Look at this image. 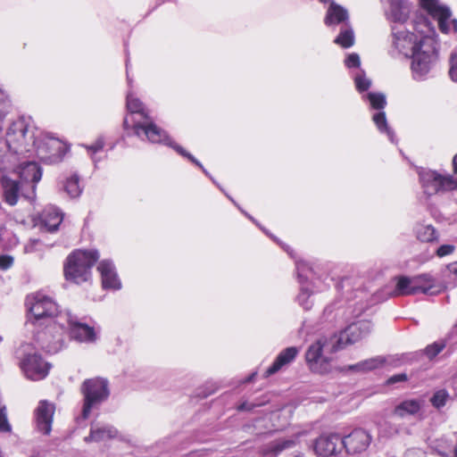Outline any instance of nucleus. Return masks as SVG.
I'll return each mask as SVG.
<instances>
[{
  "label": "nucleus",
  "instance_id": "obj_1",
  "mask_svg": "<svg viewBox=\"0 0 457 457\" xmlns=\"http://www.w3.org/2000/svg\"><path fill=\"white\" fill-rule=\"evenodd\" d=\"M370 330V322L361 320L349 325L340 333L338 338L336 337L319 338L309 346L305 353L309 368L313 372L320 374L329 372L331 370V357L329 355L348 344L359 341L369 335Z\"/></svg>",
  "mask_w": 457,
  "mask_h": 457
},
{
  "label": "nucleus",
  "instance_id": "obj_2",
  "mask_svg": "<svg viewBox=\"0 0 457 457\" xmlns=\"http://www.w3.org/2000/svg\"><path fill=\"white\" fill-rule=\"evenodd\" d=\"M427 36H436L435 28L422 15L416 16L408 28L401 25L392 26L393 51L410 56L421 46Z\"/></svg>",
  "mask_w": 457,
  "mask_h": 457
},
{
  "label": "nucleus",
  "instance_id": "obj_3",
  "mask_svg": "<svg viewBox=\"0 0 457 457\" xmlns=\"http://www.w3.org/2000/svg\"><path fill=\"white\" fill-rule=\"evenodd\" d=\"M127 108L131 113H139L145 119V121L144 122L137 121L133 124L132 128L137 136L141 137V134H144L147 140L152 143H162L170 145L179 154L187 157L193 163L199 166L204 170V172L207 174V171L204 169L201 162H199L192 154L185 151L180 145L173 143L172 140L166 135L165 131L157 127L149 120L145 110L143 107L142 102L139 99L134 97L131 94H129L127 96Z\"/></svg>",
  "mask_w": 457,
  "mask_h": 457
},
{
  "label": "nucleus",
  "instance_id": "obj_4",
  "mask_svg": "<svg viewBox=\"0 0 457 457\" xmlns=\"http://www.w3.org/2000/svg\"><path fill=\"white\" fill-rule=\"evenodd\" d=\"M26 305L29 311L28 321L36 328L56 320L60 314L55 302L42 293L29 295Z\"/></svg>",
  "mask_w": 457,
  "mask_h": 457
},
{
  "label": "nucleus",
  "instance_id": "obj_5",
  "mask_svg": "<svg viewBox=\"0 0 457 457\" xmlns=\"http://www.w3.org/2000/svg\"><path fill=\"white\" fill-rule=\"evenodd\" d=\"M99 258L97 251L78 250L69 255L64 267L65 278L75 283L87 281L91 277V268Z\"/></svg>",
  "mask_w": 457,
  "mask_h": 457
},
{
  "label": "nucleus",
  "instance_id": "obj_6",
  "mask_svg": "<svg viewBox=\"0 0 457 457\" xmlns=\"http://www.w3.org/2000/svg\"><path fill=\"white\" fill-rule=\"evenodd\" d=\"M35 339L42 349L49 353H57L65 345V320H61V313L56 320L37 328Z\"/></svg>",
  "mask_w": 457,
  "mask_h": 457
},
{
  "label": "nucleus",
  "instance_id": "obj_7",
  "mask_svg": "<svg viewBox=\"0 0 457 457\" xmlns=\"http://www.w3.org/2000/svg\"><path fill=\"white\" fill-rule=\"evenodd\" d=\"M411 61V71L415 79H423L432 69L436 60L435 36H427L420 48L410 55Z\"/></svg>",
  "mask_w": 457,
  "mask_h": 457
},
{
  "label": "nucleus",
  "instance_id": "obj_8",
  "mask_svg": "<svg viewBox=\"0 0 457 457\" xmlns=\"http://www.w3.org/2000/svg\"><path fill=\"white\" fill-rule=\"evenodd\" d=\"M435 279L429 274H421L414 277L402 276L397 282L393 295L395 296L411 295L418 294H432Z\"/></svg>",
  "mask_w": 457,
  "mask_h": 457
},
{
  "label": "nucleus",
  "instance_id": "obj_9",
  "mask_svg": "<svg viewBox=\"0 0 457 457\" xmlns=\"http://www.w3.org/2000/svg\"><path fill=\"white\" fill-rule=\"evenodd\" d=\"M38 157L46 162H55L62 160L65 154V145L48 133L38 132L36 140L32 141Z\"/></svg>",
  "mask_w": 457,
  "mask_h": 457
},
{
  "label": "nucleus",
  "instance_id": "obj_10",
  "mask_svg": "<svg viewBox=\"0 0 457 457\" xmlns=\"http://www.w3.org/2000/svg\"><path fill=\"white\" fill-rule=\"evenodd\" d=\"M29 130V124L24 119H19L12 122L6 134V142L10 150L16 154H23L30 151L32 141L36 140V136L31 133L28 137Z\"/></svg>",
  "mask_w": 457,
  "mask_h": 457
},
{
  "label": "nucleus",
  "instance_id": "obj_11",
  "mask_svg": "<svg viewBox=\"0 0 457 457\" xmlns=\"http://www.w3.org/2000/svg\"><path fill=\"white\" fill-rule=\"evenodd\" d=\"M85 403L82 410L83 419H87L91 409L107 399L109 395L108 383L103 378L86 380L82 386Z\"/></svg>",
  "mask_w": 457,
  "mask_h": 457
},
{
  "label": "nucleus",
  "instance_id": "obj_12",
  "mask_svg": "<svg viewBox=\"0 0 457 457\" xmlns=\"http://www.w3.org/2000/svg\"><path fill=\"white\" fill-rule=\"evenodd\" d=\"M424 193L433 195L457 188V182L451 175H442L435 170H421L419 173Z\"/></svg>",
  "mask_w": 457,
  "mask_h": 457
},
{
  "label": "nucleus",
  "instance_id": "obj_13",
  "mask_svg": "<svg viewBox=\"0 0 457 457\" xmlns=\"http://www.w3.org/2000/svg\"><path fill=\"white\" fill-rule=\"evenodd\" d=\"M421 8L436 20L443 33L457 32V21L452 19L450 9L440 4L438 0H420Z\"/></svg>",
  "mask_w": 457,
  "mask_h": 457
},
{
  "label": "nucleus",
  "instance_id": "obj_14",
  "mask_svg": "<svg viewBox=\"0 0 457 457\" xmlns=\"http://www.w3.org/2000/svg\"><path fill=\"white\" fill-rule=\"evenodd\" d=\"M61 320H65L71 338L81 343H93L96 340L97 334L95 328L79 321L70 312H61Z\"/></svg>",
  "mask_w": 457,
  "mask_h": 457
},
{
  "label": "nucleus",
  "instance_id": "obj_15",
  "mask_svg": "<svg viewBox=\"0 0 457 457\" xmlns=\"http://www.w3.org/2000/svg\"><path fill=\"white\" fill-rule=\"evenodd\" d=\"M21 368L28 378L40 380L47 376L51 364L37 353H27L21 362Z\"/></svg>",
  "mask_w": 457,
  "mask_h": 457
},
{
  "label": "nucleus",
  "instance_id": "obj_16",
  "mask_svg": "<svg viewBox=\"0 0 457 457\" xmlns=\"http://www.w3.org/2000/svg\"><path fill=\"white\" fill-rule=\"evenodd\" d=\"M312 447L320 457L337 455L344 449L343 437L337 433L322 434L314 441Z\"/></svg>",
  "mask_w": 457,
  "mask_h": 457
},
{
  "label": "nucleus",
  "instance_id": "obj_17",
  "mask_svg": "<svg viewBox=\"0 0 457 457\" xmlns=\"http://www.w3.org/2000/svg\"><path fill=\"white\" fill-rule=\"evenodd\" d=\"M371 439L368 431L357 428L343 437V448L350 454L361 453L368 449Z\"/></svg>",
  "mask_w": 457,
  "mask_h": 457
},
{
  "label": "nucleus",
  "instance_id": "obj_18",
  "mask_svg": "<svg viewBox=\"0 0 457 457\" xmlns=\"http://www.w3.org/2000/svg\"><path fill=\"white\" fill-rule=\"evenodd\" d=\"M55 408L52 403L42 400L35 410V423L37 430L44 435H49L52 430L53 417Z\"/></svg>",
  "mask_w": 457,
  "mask_h": 457
},
{
  "label": "nucleus",
  "instance_id": "obj_19",
  "mask_svg": "<svg viewBox=\"0 0 457 457\" xmlns=\"http://www.w3.org/2000/svg\"><path fill=\"white\" fill-rule=\"evenodd\" d=\"M12 174L25 187L32 190L42 177L41 169L36 162H26L21 165L18 170H13Z\"/></svg>",
  "mask_w": 457,
  "mask_h": 457
},
{
  "label": "nucleus",
  "instance_id": "obj_20",
  "mask_svg": "<svg viewBox=\"0 0 457 457\" xmlns=\"http://www.w3.org/2000/svg\"><path fill=\"white\" fill-rule=\"evenodd\" d=\"M0 179L3 187L4 201L12 206L15 205L20 195H24L23 191L26 187L15 178L2 176Z\"/></svg>",
  "mask_w": 457,
  "mask_h": 457
},
{
  "label": "nucleus",
  "instance_id": "obj_21",
  "mask_svg": "<svg viewBox=\"0 0 457 457\" xmlns=\"http://www.w3.org/2000/svg\"><path fill=\"white\" fill-rule=\"evenodd\" d=\"M97 270L101 274L104 288L120 289L121 287V283L111 261L103 260L99 262Z\"/></svg>",
  "mask_w": 457,
  "mask_h": 457
},
{
  "label": "nucleus",
  "instance_id": "obj_22",
  "mask_svg": "<svg viewBox=\"0 0 457 457\" xmlns=\"http://www.w3.org/2000/svg\"><path fill=\"white\" fill-rule=\"evenodd\" d=\"M299 353V348L295 346H290L284 349L277 356L276 360L270 367L266 370L265 376L269 377L280 370L284 366L291 363L297 354Z\"/></svg>",
  "mask_w": 457,
  "mask_h": 457
},
{
  "label": "nucleus",
  "instance_id": "obj_23",
  "mask_svg": "<svg viewBox=\"0 0 457 457\" xmlns=\"http://www.w3.org/2000/svg\"><path fill=\"white\" fill-rule=\"evenodd\" d=\"M295 439H278L262 446L259 452V457H278L286 449L294 447Z\"/></svg>",
  "mask_w": 457,
  "mask_h": 457
},
{
  "label": "nucleus",
  "instance_id": "obj_24",
  "mask_svg": "<svg viewBox=\"0 0 457 457\" xmlns=\"http://www.w3.org/2000/svg\"><path fill=\"white\" fill-rule=\"evenodd\" d=\"M62 213L58 208L53 205L46 206L41 213L42 223L48 231L56 230L62 223Z\"/></svg>",
  "mask_w": 457,
  "mask_h": 457
},
{
  "label": "nucleus",
  "instance_id": "obj_25",
  "mask_svg": "<svg viewBox=\"0 0 457 457\" xmlns=\"http://www.w3.org/2000/svg\"><path fill=\"white\" fill-rule=\"evenodd\" d=\"M117 430L109 425H92L90 429V434L88 436L85 438L87 442L94 441L100 442L107 439L113 438L117 436Z\"/></svg>",
  "mask_w": 457,
  "mask_h": 457
},
{
  "label": "nucleus",
  "instance_id": "obj_26",
  "mask_svg": "<svg viewBox=\"0 0 457 457\" xmlns=\"http://www.w3.org/2000/svg\"><path fill=\"white\" fill-rule=\"evenodd\" d=\"M347 18L348 13L345 8L335 3H331L325 17V24L328 26L338 24L347 20Z\"/></svg>",
  "mask_w": 457,
  "mask_h": 457
},
{
  "label": "nucleus",
  "instance_id": "obj_27",
  "mask_svg": "<svg viewBox=\"0 0 457 457\" xmlns=\"http://www.w3.org/2000/svg\"><path fill=\"white\" fill-rule=\"evenodd\" d=\"M397 1L398 0H394L393 2H389L391 9L388 17L389 20L394 22V25L403 26L408 20V10L407 8L399 5Z\"/></svg>",
  "mask_w": 457,
  "mask_h": 457
},
{
  "label": "nucleus",
  "instance_id": "obj_28",
  "mask_svg": "<svg viewBox=\"0 0 457 457\" xmlns=\"http://www.w3.org/2000/svg\"><path fill=\"white\" fill-rule=\"evenodd\" d=\"M415 232L417 238L421 242H433L438 237L436 230L432 225L418 224Z\"/></svg>",
  "mask_w": 457,
  "mask_h": 457
},
{
  "label": "nucleus",
  "instance_id": "obj_29",
  "mask_svg": "<svg viewBox=\"0 0 457 457\" xmlns=\"http://www.w3.org/2000/svg\"><path fill=\"white\" fill-rule=\"evenodd\" d=\"M420 409V403L415 400L404 401L395 409V414L403 418L406 415H413Z\"/></svg>",
  "mask_w": 457,
  "mask_h": 457
},
{
  "label": "nucleus",
  "instance_id": "obj_30",
  "mask_svg": "<svg viewBox=\"0 0 457 457\" xmlns=\"http://www.w3.org/2000/svg\"><path fill=\"white\" fill-rule=\"evenodd\" d=\"M372 120L374 123L376 124L378 129L381 133H386L391 142H394V132L392 129L387 126V121L386 118V113L384 112H377L373 115Z\"/></svg>",
  "mask_w": 457,
  "mask_h": 457
},
{
  "label": "nucleus",
  "instance_id": "obj_31",
  "mask_svg": "<svg viewBox=\"0 0 457 457\" xmlns=\"http://www.w3.org/2000/svg\"><path fill=\"white\" fill-rule=\"evenodd\" d=\"M14 167V156L6 151H0V179Z\"/></svg>",
  "mask_w": 457,
  "mask_h": 457
},
{
  "label": "nucleus",
  "instance_id": "obj_32",
  "mask_svg": "<svg viewBox=\"0 0 457 457\" xmlns=\"http://www.w3.org/2000/svg\"><path fill=\"white\" fill-rule=\"evenodd\" d=\"M334 42L342 47L347 48L353 45L354 37L352 29H345L336 37Z\"/></svg>",
  "mask_w": 457,
  "mask_h": 457
},
{
  "label": "nucleus",
  "instance_id": "obj_33",
  "mask_svg": "<svg viewBox=\"0 0 457 457\" xmlns=\"http://www.w3.org/2000/svg\"><path fill=\"white\" fill-rule=\"evenodd\" d=\"M64 189L71 197H77L81 194V188L79 185V178L74 175L66 180Z\"/></svg>",
  "mask_w": 457,
  "mask_h": 457
},
{
  "label": "nucleus",
  "instance_id": "obj_34",
  "mask_svg": "<svg viewBox=\"0 0 457 457\" xmlns=\"http://www.w3.org/2000/svg\"><path fill=\"white\" fill-rule=\"evenodd\" d=\"M367 97L373 109L382 110L386 104V96L380 93H369Z\"/></svg>",
  "mask_w": 457,
  "mask_h": 457
},
{
  "label": "nucleus",
  "instance_id": "obj_35",
  "mask_svg": "<svg viewBox=\"0 0 457 457\" xmlns=\"http://www.w3.org/2000/svg\"><path fill=\"white\" fill-rule=\"evenodd\" d=\"M354 82L357 90L360 92L368 90L371 85V80L366 77L362 71L354 76Z\"/></svg>",
  "mask_w": 457,
  "mask_h": 457
},
{
  "label": "nucleus",
  "instance_id": "obj_36",
  "mask_svg": "<svg viewBox=\"0 0 457 457\" xmlns=\"http://www.w3.org/2000/svg\"><path fill=\"white\" fill-rule=\"evenodd\" d=\"M363 367L364 372L373 370L381 367L385 363V359L380 356L370 358L361 361Z\"/></svg>",
  "mask_w": 457,
  "mask_h": 457
},
{
  "label": "nucleus",
  "instance_id": "obj_37",
  "mask_svg": "<svg viewBox=\"0 0 457 457\" xmlns=\"http://www.w3.org/2000/svg\"><path fill=\"white\" fill-rule=\"evenodd\" d=\"M311 292L308 287H302L301 291L297 296L299 303L305 309H311L312 302L310 301Z\"/></svg>",
  "mask_w": 457,
  "mask_h": 457
},
{
  "label": "nucleus",
  "instance_id": "obj_38",
  "mask_svg": "<svg viewBox=\"0 0 457 457\" xmlns=\"http://www.w3.org/2000/svg\"><path fill=\"white\" fill-rule=\"evenodd\" d=\"M12 427L7 419L6 406L0 401V431L10 432Z\"/></svg>",
  "mask_w": 457,
  "mask_h": 457
},
{
  "label": "nucleus",
  "instance_id": "obj_39",
  "mask_svg": "<svg viewBox=\"0 0 457 457\" xmlns=\"http://www.w3.org/2000/svg\"><path fill=\"white\" fill-rule=\"evenodd\" d=\"M45 245L38 239H29L24 246V253H32L36 252H42Z\"/></svg>",
  "mask_w": 457,
  "mask_h": 457
},
{
  "label": "nucleus",
  "instance_id": "obj_40",
  "mask_svg": "<svg viewBox=\"0 0 457 457\" xmlns=\"http://www.w3.org/2000/svg\"><path fill=\"white\" fill-rule=\"evenodd\" d=\"M448 396L446 391L439 390L431 398L432 404L436 408H440L446 403Z\"/></svg>",
  "mask_w": 457,
  "mask_h": 457
},
{
  "label": "nucleus",
  "instance_id": "obj_41",
  "mask_svg": "<svg viewBox=\"0 0 457 457\" xmlns=\"http://www.w3.org/2000/svg\"><path fill=\"white\" fill-rule=\"evenodd\" d=\"M445 345L443 342H436L434 343L425 349V354L429 358L432 359L436 357L444 348Z\"/></svg>",
  "mask_w": 457,
  "mask_h": 457
},
{
  "label": "nucleus",
  "instance_id": "obj_42",
  "mask_svg": "<svg viewBox=\"0 0 457 457\" xmlns=\"http://www.w3.org/2000/svg\"><path fill=\"white\" fill-rule=\"evenodd\" d=\"M454 251H455V245H450V244H445V245H440L436 249V254L438 257L442 258V257H445L447 255H451Z\"/></svg>",
  "mask_w": 457,
  "mask_h": 457
},
{
  "label": "nucleus",
  "instance_id": "obj_43",
  "mask_svg": "<svg viewBox=\"0 0 457 457\" xmlns=\"http://www.w3.org/2000/svg\"><path fill=\"white\" fill-rule=\"evenodd\" d=\"M450 76L453 80L457 81V53L451 56Z\"/></svg>",
  "mask_w": 457,
  "mask_h": 457
},
{
  "label": "nucleus",
  "instance_id": "obj_44",
  "mask_svg": "<svg viewBox=\"0 0 457 457\" xmlns=\"http://www.w3.org/2000/svg\"><path fill=\"white\" fill-rule=\"evenodd\" d=\"M345 62L348 68L359 67L360 66V57L357 54H351L345 59Z\"/></svg>",
  "mask_w": 457,
  "mask_h": 457
},
{
  "label": "nucleus",
  "instance_id": "obj_45",
  "mask_svg": "<svg viewBox=\"0 0 457 457\" xmlns=\"http://www.w3.org/2000/svg\"><path fill=\"white\" fill-rule=\"evenodd\" d=\"M13 263V258L10 255H1L0 256V269L7 270Z\"/></svg>",
  "mask_w": 457,
  "mask_h": 457
},
{
  "label": "nucleus",
  "instance_id": "obj_46",
  "mask_svg": "<svg viewBox=\"0 0 457 457\" xmlns=\"http://www.w3.org/2000/svg\"><path fill=\"white\" fill-rule=\"evenodd\" d=\"M104 145V143L103 138H98L93 145H87L86 147L89 152L96 154V153L99 152L100 150H102Z\"/></svg>",
  "mask_w": 457,
  "mask_h": 457
},
{
  "label": "nucleus",
  "instance_id": "obj_47",
  "mask_svg": "<svg viewBox=\"0 0 457 457\" xmlns=\"http://www.w3.org/2000/svg\"><path fill=\"white\" fill-rule=\"evenodd\" d=\"M343 370L352 371V372H364L363 367H362V364L361 361L356 364H353V365H348V366L345 367L343 369Z\"/></svg>",
  "mask_w": 457,
  "mask_h": 457
},
{
  "label": "nucleus",
  "instance_id": "obj_48",
  "mask_svg": "<svg viewBox=\"0 0 457 457\" xmlns=\"http://www.w3.org/2000/svg\"><path fill=\"white\" fill-rule=\"evenodd\" d=\"M449 273L457 278V262H453L447 265L446 267Z\"/></svg>",
  "mask_w": 457,
  "mask_h": 457
},
{
  "label": "nucleus",
  "instance_id": "obj_49",
  "mask_svg": "<svg viewBox=\"0 0 457 457\" xmlns=\"http://www.w3.org/2000/svg\"><path fill=\"white\" fill-rule=\"evenodd\" d=\"M405 379H406V375L405 374H399V375H395V376L391 377L388 379V382L393 384V383H395V382H398V381H403Z\"/></svg>",
  "mask_w": 457,
  "mask_h": 457
},
{
  "label": "nucleus",
  "instance_id": "obj_50",
  "mask_svg": "<svg viewBox=\"0 0 457 457\" xmlns=\"http://www.w3.org/2000/svg\"><path fill=\"white\" fill-rule=\"evenodd\" d=\"M420 450H410L406 453V457H424Z\"/></svg>",
  "mask_w": 457,
  "mask_h": 457
},
{
  "label": "nucleus",
  "instance_id": "obj_51",
  "mask_svg": "<svg viewBox=\"0 0 457 457\" xmlns=\"http://www.w3.org/2000/svg\"><path fill=\"white\" fill-rule=\"evenodd\" d=\"M296 268H297V270H298V275H299V278H303V272L305 270L304 269V264L303 262H296Z\"/></svg>",
  "mask_w": 457,
  "mask_h": 457
},
{
  "label": "nucleus",
  "instance_id": "obj_52",
  "mask_svg": "<svg viewBox=\"0 0 457 457\" xmlns=\"http://www.w3.org/2000/svg\"><path fill=\"white\" fill-rule=\"evenodd\" d=\"M254 407L253 404L248 403H243L238 406L239 411H250Z\"/></svg>",
  "mask_w": 457,
  "mask_h": 457
},
{
  "label": "nucleus",
  "instance_id": "obj_53",
  "mask_svg": "<svg viewBox=\"0 0 457 457\" xmlns=\"http://www.w3.org/2000/svg\"><path fill=\"white\" fill-rule=\"evenodd\" d=\"M453 170L457 173V154L454 155L453 159Z\"/></svg>",
  "mask_w": 457,
  "mask_h": 457
},
{
  "label": "nucleus",
  "instance_id": "obj_54",
  "mask_svg": "<svg viewBox=\"0 0 457 457\" xmlns=\"http://www.w3.org/2000/svg\"><path fill=\"white\" fill-rule=\"evenodd\" d=\"M446 457H457V444L455 445V446L453 448V453L450 455H447Z\"/></svg>",
  "mask_w": 457,
  "mask_h": 457
},
{
  "label": "nucleus",
  "instance_id": "obj_55",
  "mask_svg": "<svg viewBox=\"0 0 457 457\" xmlns=\"http://www.w3.org/2000/svg\"><path fill=\"white\" fill-rule=\"evenodd\" d=\"M124 127H125L126 129H129V119H128V118H125V119H124Z\"/></svg>",
  "mask_w": 457,
  "mask_h": 457
},
{
  "label": "nucleus",
  "instance_id": "obj_56",
  "mask_svg": "<svg viewBox=\"0 0 457 457\" xmlns=\"http://www.w3.org/2000/svg\"><path fill=\"white\" fill-rule=\"evenodd\" d=\"M214 391H215V390H212V391H211V392H209V393L205 394L204 396H207V395H212V393H213Z\"/></svg>",
  "mask_w": 457,
  "mask_h": 457
},
{
  "label": "nucleus",
  "instance_id": "obj_57",
  "mask_svg": "<svg viewBox=\"0 0 457 457\" xmlns=\"http://www.w3.org/2000/svg\"><path fill=\"white\" fill-rule=\"evenodd\" d=\"M320 2H323V3H328L329 2L330 0H320Z\"/></svg>",
  "mask_w": 457,
  "mask_h": 457
},
{
  "label": "nucleus",
  "instance_id": "obj_58",
  "mask_svg": "<svg viewBox=\"0 0 457 457\" xmlns=\"http://www.w3.org/2000/svg\"><path fill=\"white\" fill-rule=\"evenodd\" d=\"M394 0H388V2H393Z\"/></svg>",
  "mask_w": 457,
  "mask_h": 457
},
{
  "label": "nucleus",
  "instance_id": "obj_59",
  "mask_svg": "<svg viewBox=\"0 0 457 457\" xmlns=\"http://www.w3.org/2000/svg\"><path fill=\"white\" fill-rule=\"evenodd\" d=\"M456 182H457V180H456Z\"/></svg>",
  "mask_w": 457,
  "mask_h": 457
}]
</instances>
